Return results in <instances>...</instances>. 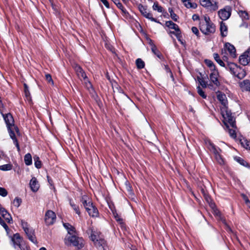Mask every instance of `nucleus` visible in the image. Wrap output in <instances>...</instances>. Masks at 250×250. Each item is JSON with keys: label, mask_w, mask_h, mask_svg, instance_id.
<instances>
[{"label": "nucleus", "mask_w": 250, "mask_h": 250, "mask_svg": "<svg viewBox=\"0 0 250 250\" xmlns=\"http://www.w3.org/2000/svg\"><path fill=\"white\" fill-rule=\"evenodd\" d=\"M191 30L192 32L195 34L196 35H198L199 34V31L197 27H192L191 28Z\"/></svg>", "instance_id": "53"}, {"label": "nucleus", "mask_w": 250, "mask_h": 250, "mask_svg": "<svg viewBox=\"0 0 250 250\" xmlns=\"http://www.w3.org/2000/svg\"><path fill=\"white\" fill-rule=\"evenodd\" d=\"M12 169V165L10 164L0 166V169L3 171L10 170Z\"/></svg>", "instance_id": "39"}, {"label": "nucleus", "mask_w": 250, "mask_h": 250, "mask_svg": "<svg viewBox=\"0 0 250 250\" xmlns=\"http://www.w3.org/2000/svg\"><path fill=\"white\" fill-rule=\"evenodd\" d=\"M228 131L229 134V135L232 138H235L236 137L235 131L233 129H228Z\"/></svg>", "instance_id": "50"}, {"label": "nucleus", "mask_w": 250, "mask_h": 250, "mask_svg": "<svg viewBox=\"0 0 250 250\" xmlns=\"http://www.w3.org/2000/svg\"><path fill=\"white\" fill-rule=\"evenodd\" d=\"M226 69L229 70L233 76L241 80L246 76L245 70L235 63L228 62Z\"/></svg>", "instance_id": "3"}, {"label": "nucleus", "mask_w": 250, "mask_h": 250, "mask_svg": "<svg viewBox=\"0 0 250 250\" xmlns=\"http://www.w3.org/2000/svg\"><path fill=\"white\" fill-rule=\"evenodd\" d=\"M200 4L209 10L215 11L218 9L216 2L212 0H200Z\"/></svg>", "instance_id": "10"}, {"label": "nucleus", "mask_w": 250, "mask_h": 250, "mask_svg": "<svg viewBox=\"0 0 250 250\" xmlns=\"http://www.w3.org/2000/svg\"><path fill=\"white\" fill-rule=\"evenodd\" d=\"M250 62V48L239 57V62L243 65H247Z\"/></svg>", "instance_id": "12"}, {"label": "nucleus", "mask_w": 250, "mask_h": 250, "mask_svg": "<svg viewBox=\"0 0 250 250\" xmlns=\"http://www.w3.org/2000/svg\"><path fill=\"white\" fill-rule=\"evenodd\" d=\"M221 111L224 118L225 124L227 127L230 125L232 128H234L235 126V121L230 111L228 110L227 107H222L221 109Z\"/></svg>", "instance_id": "5"}, {"label": "nucleus", "mask_w": 250, "mask_h": 250, "mask_svg": "<svg viewBox=\"0 0 250 250\" xmlns=\"http://www.w3.org/2000/svg\"><path fill=\"white\" fill-rule=\"evenodd\" d=\"M207 145H208V148L213 153L214 152H216V151L218 150V149L215 147V146L212 143H211L210 141H208Z\"/></svg>", "instance_id": "35"}, {"label": "nucleus", "mask_w": 250, "mask_h": 250, "mask_svg": "<svg viewBox=\"0 0 250 250\" xmlns=\"http://www.w3.org/2000/svg\"><path fill=\"white\" fill-rule=\"evenodd\" d=\"M138 9L141 13L146 18L152 21H154L161 24V22L158 21L156 19L154 18L152 14L147 11L146 8L142 4H140L138 5Z\"/></svg>", "instance_id": "9"}, {"label": "nucleus", "mask_w": 250, "mask_h": 250, "mask_svg": "<svg viewBox=\"0 0 250 250\" xmlns=\"http://www.w3.org/2000/svg\"><path fill=\"white\" fill-rule=\"evenodd\" d=\"M87 212L90 216L93 217L98 216L99 214L98 210L95 207L90 209Z\"/></svg>", "instance_id": "28"}, {"label": "nucleus", "mask_w": 250, "mask_h": 250, "mask_svg": "<svg viewBox=\"0 0 250 250\" xmlns=\"http://www.w3.org/2000/svg\"><path fill=\"white\" fill-rule=\"evenodd\" d=\"M238 84L240 89L243 92L250 91V80H245L240 82Z\"/></svg>", "instance_id": "16"}, {"label": "nucleus", "mask_w": 250, "mask_h": 250, "mask_svg": "<svg viewBox=\"0 0 250 250\" xmlns=\"http://www.w3.org/2000/svg\"><path fill=\"white\" fill-rule=\"evenodd\" d=\"M220 30L222 36L226 37L228 34V28L226 24L221 21L220 23Z\"/></svg>", "instance_id": "25"}, {"label": "nucleus", "mask_w": 250, "mask_h": 250, "mask_svg": "<svg viewBox=\"0 0 250 250\" xmlns=\"http://www.w3.org/2000/svg\"><path fill=\"white\" fill-rule=\"evenodd\" d=\"M65 243L66 245H72L80 249L83 246V240L77 237L75 233L67 235L65 238Z\"/></svg>", "instance_id": "4"}, {"label": "nucleus", "mask_w": 250, "mask_h": 250, "mask_svg": "<svg viewBox=\"0 0 250 250\" xmlns=\"http://www.w3.org/2000/svg\"><path fill=\"white\" fill-rule=\"evenodd\" d=\"M185 6L189 8H195L196 7V4L195 3H192L189 1V0H187L186 2H183Z\"/></svg>", "instance_id": "40"}, {"label": "nucleus", "mask_w": 250, "mask_h": 250, "mask_svg": "<svg viewBox=\"0 0 250 250\" xmlns=\"http://www.w3.org/2000/svg\"><path fill=\"white\" fill-rule=\"evenodd\" d=\"M111 0L116 5L117 7L119 8L125 15L128 14V12H127L126 9L124 7L122 4L120 2L119 0Z\"/></svg>", "instance_id": "26"}, {"label": "nucleus", "mask_w": 250, "mask_h": 250, "mask_svg": "<svg viewBox=\"0 0 250 250\" xmlns=\"http://www.w3.org/2000/svg\"><path fill=\"white\" fill-rule=\"evenodd\" d=\"M164 67H165V69L167 73H169L171 77L173 78L172 72H171L170 68L168 67V66L167 65H165Z\"/></svg>", "instance_id": "52"}, {"label": "nucleus", "mask_w": 250, "mask_h": 250, "mask_svg": "<svg viewBox=\"0 0 250 250\" xmlns=\"http://www.w3.org/2000/svg\"><path fill=\"white\" fill-rule=\"evenodd\" d=\"M25 164L27 166H29L32 164V157L30 153L26 154L24 156Z\"/></svg>", "instance_id": "30"}, {"label": "nucleus", "mask_w": 250, "mask_h": 250, "mask_svg": "<svg viewBox=\"0 0 250 250\" xmlns=\"http://www.w3.org/2000/svg\"><path fill=\"white\" fill-rule=\"evenodd\" d=\"M170 17H171V19L173 20H174V21H177L178 17L176 14H175V13L171 14V15H170Z\"/></svg>", "instance_id": "54"}, {"label": "nucleus", "mask_w": 250, "mask_h": 250, "mask_svg": "<svg viewBox=\"0 0 250 250\" xmlns=\"http://www.w3.org/2000/svg\"><path fill=\"white\" fill-rule=\"evenodd\" d=\"M246 205L250 208V202L247 204Z\"/></svg>", "instance_id": "63"}, {"label": "nucleus", "mask_w": 250, "mask_h": 250, "mask_svg": "<svg viewBox=\"0 0 250 250\" xmlns=\"http://www.w3.org/2000/svg\"><path fill=\"white\" fill-rule=\"evenodd\" d=\"M199 16L197 15L194 14L192 16V19L194 21L198 20H199Z\"/></svg>", "instance_id": "57"}, {"label": "nucleus", "mask_w": 250, "mask_h": 250, "mask_svg": "<svg viewBox=\"0 0 250 250\" xmlns=\"http://www.w3.org/2000/svg\"><path fill=\"white\" fill-rule=\"evenodd\" d=\"M21 226L25 233L27 235L28 239L33 243H37V239L35 235L34 230L32 228L29 227L28 224L24 221H21Z\"/></svg>", "instance_id": "7"}, {"label": "nucleus", "mask_w": 250, "mask_h": 250, "mask_svg": "<svg viewBox=\"0 0 250 250\" xmlns=\"http://www.w3.org/2000/svg\"><path fill=\"white\" fill-rule=\"evenodd\" d=\"M213 57L214 60L216 61V62L221 66L226 67L225 66V64L223 61L220 59L219 55L217 53L213 54Z\"/></svg>", "instance_id": "29"}, {"label": "nucleus", "mask_w": 250, "mask_h": 250, "mask_svg": "<svg viewBox=\"0 0 250 250\" xmlns=\"http://www.w3.org/2000/svg\"><path fill=\"white\" fill-rule=\"evenodd\" d=\"M0 214L7 223H12L13 220L11 215L4 208L1 210Z\"/></svg>", "instance_id": "22"}, {"label": "nucleus", "mask_w": 250, "mask_h": 250, "mask_svg": "<svg viewBox=\"0 0 250 250\" xmlns=\"http://www.w3.org/2000/svg\"><path fill=\"white\" fill-rule=\"evenodd\" d=\"M219 73L217 70H213L209 75V80L214 85L216 86L220 85V82L218 80Z\"/></svg>", "instance_id": "15"}, {"label": "nucleus", "mask_w": 250, "mask_h": 250, "mask_svg": "<svg viewBox=\"0 0 250 250\" xmlns=\"http://www.w3.org/2000/svg\"><path fill=\"white\" fill-rule=\"evenodd\" d=\"M220 18L223 20H227L230 16V9L229 7H226L223 9H221L218 12Z\"/></svg>", "instance_id": "14"}, {"label": "nucleus", "mask_w": 250, "mask_h": 250, "mask_svg": "<svg viewBox=\"0 0 250 250\" xmlns=\"http://www.w3.org/2000/svg\"><path fill=\"white\" fill-rule=\"evenodd\" d=\"M0 224L4 228L5 230L8 232L9 230V228L1 217H0Z\"/></svg>", "instance_id": "49"}, {"label": "nucleus", "mask_w": 250, "mask_h": 250, "mask_svg": "<svg viewBox=\"0 0 250 250\" xmlns=\"http://www.w3.org/2000/svg\"><path fill=\"white\" fill-rule=\"evenodd\" d=\"M70 206H71V207L74 209V210L75 211V212L78 215H80L81 212H80V211L79 210V207L78 206H77L76 205H75L74 203L71 202V201L70 202Z\"/></svg>", "instance_id": "37"}, {"label": "nucleus", "mask_w": 250, "mask_h": 250, "mask_svg": "<svg viewBox=\"0 0 250 250\" xmlns=\"http://www.w3.org/2000/svg\"><path fill=\"white\" fill-rule=\"evenodd\" d=\"M217 99L220 101L223 107H227L228 104L226 95L222 92H218L217 95Z\"/></svg>", "instance_id": "21"}, {"label": "nucleus", "mask_w": 250, "mask_h": 250, "mask_svg": "<svg viewBox=\"0 0 250 250\" xmlns=\"http://www.w3.org/2000/svg\"><path fill=\"white\" fill-rule=\"evenodd\" d=\"M205 62L206 65L210 68L211 71H213V70H216L215 65L211 61L206 60Z\"/></svg>", "instance_id": "33"}, {"label": "nucleus", "mask_w": 250, "mask_h": 250, "mask_svg": "<svg viewBox=\"0 0 250 250\" xmlns=\"http://www.w3.org/2000/svg\"><path fill=\"white\" fill-rule=\"evenodd\" d=\"M113 216L116 219V220L119 222L122 226L123 225V219L120 217V216L118 214L116 211L113 210L112 211Z\"/></svg>", "instance_id": "31"}, {"label": "nucleus", "mask_w": 250, "mask_h": 250, "mask_svg": "<svg viewBox=\"0 0 250 250\" xmlns=\"http://www.w3.org/2000/svg\"><path fill=\"white\" fill-rule=\"evenodd\" d=\"M8 192L5 188L0 187V195L2 197H5L7 195Z\"/></svg>", "instance_id": "48"}, {"label": "nucleus", "mask_w": 250, "mask_h": 250, "mask_svg": "<svg viewBox=\"0 0 250 250\" xmlns=\"http://www.w3.org/2000/svg\"><path fill=\"white\" fill-rule=\"evenodd\" d=\"M169 34H170V35L174 34L175 35V31H170L169 32Z\"/></svg>", "instance_id": "59"}, {"label": "nucleus", "mask_w": 250, "mask_h": 250, "mask_svg": "<svg viewBox=\"0 0 250 250\" xmlns=\"http://www.w3.org/2000/svg\"><path fill=\"white\" fill-rule=\"evenodd\" d=\"M166 25L169 28L174 29L175 31V36L177 39L180 41L181 32L178 25L170 21H166Z\"/></svg>", "instance_id": "11"}, {"label": "nucleus", "mask_w": 250, "mask_h": 250, "mask_svg": "<svg viewBox=\"0 0 250 250\" xmlns=\"http://www.w3.org/2000/svg\"><path fill=\"white\" fill-rule=\"evenodd\" d=\"M168 12L170 13V15H171V14L174 13V11H173V10L171 8L168 9Z\"/></svg>", "instance_id": "58"}, {"label": "nucleus", "mask_w": 250, "mask_h": 250, "mask_svg": "<svg viewBox=\"0 0 250 250\" xmlns=\"http://www.w3.org/2000/svg\"><path fill=\"white\" fill-rule=\"evenodd\" d=\"M81 201L87 211L95 207L93 205L91 199L86 195H83L82 197Z\"/></svg>", "instance_id": "13"}, {"label": "nucleus", "mask_w": 250, "mask_h": 250, "mask_svg": "<svg viewBox=\"0 0 250 250\" xmlns=\"http://www.w3.org/2000/svg\"><path fill=\"white\" fill-rule=\"evenodd\" d=\"M239 14L241 17L245 20L249 19L248 14L247 12L245 11H240L239 12Z\"/></svg>", "instance_id": "42"}, {"label": "nucleus", "mask_w": 250, "mask_h": 250, "mask_svg": "<svg viewBox=\"0 0 250 250\" xmlns=\"http://www.w3.org/2000/svg\"><path fill=\"white\" fill-rule=\"evenodd\" d=\"M56 220V214L51 210H47L45 214L44 220L47 225H53Z\"/></svg>", "instance_id": "8"}, {"label": "nucleus", "mask_w": 250, "mask_h": 250, "mask_svg": "<svg viewBox=\"0 0 250 250\" xmlns=\"http://www.w3.org/2000/svg\"><path fill=\"white\" fill-rule=\"evenodd\" d=\"M13 246L15 249L17 247L21 248V243L22 239L19 233L15 234L12 238Z\"/></svg>", "instance_id": "17"}, {"label": "nucleus", "mask_w": 250, "mask_h": 250, "mask_svg": "<svg viewBox=\"0 0 250 250\" xmlns=\"http://www.w3.org/2000/svg\"><path fill=\"white\" fill-rule=\"evenodd\" d=\"M34 160L35 161V166L37 168H40L42 167V163L39 160V157L37 156L34 157Z\"/></svg>", "instance_id": "34"}, {"label": "nucleus", "mask_w": 250, "mask_h": 250, "mask_svg": "<svg viewBox=\"0 0 250 250\" xmlns=\"http://www.w3.org/2000/svg\"><path fill=\"white\" fill-rule=\"evenodd\" d=\"M1 114L3 117L5 122L7 125L9 135L13 141V143L16 146L18 151H20V147L18 143V142L16 138L15 133L13 129H15L17 132L18 131V128L14 125V119L12 115L10 113L4 114L1 113Z\"/></svg>", "instance_id": "1"}, {"label": "nucleus", "mask_w": 250, "mask_h": 250, "mask_svg": "<svg viewBox=\"0 0 250 250\" xmlns=\"http://www.w3.org/2000/svg\"><path fill=\"white\" fill-rule=\"evenodd\" d=\"M39 250H46V249L44 247H42V248H40L39 249Z\"/></svg>", "instance_id": "61"}, {"label": "nucleus", "mask_w": 250, "mask_h": 250, "mask_svg": "<svg viewBox=\"0 0 250 250\" xmlns=\"http://www.w3.org/2000/svg\"><path fill=\"white\" fill-rule=\"evenodd\" d=\"M100 0L104 5V6L106 7H107L108 8H109V4L107 0Z\"/></svg>", "instance_id": "55"}, {"label": "nucleus", "mask_w": 250, "mask_h": 250, "mask_svg": "<svg viewBox=\"0 0 250 250\" xmlns=\"http://www.w3.org/2000/svg\"><path fill=\"white\" fill-rule=\"evenodd\" d=\"M152 8L154 10L157 11L158 12H163V8L158 4V2H154Z\"/></svg>", "instance_id": "36"}, {"label": "nucleus", "mask_w": 250, "mask_h": 250, "mask_svg": "<svg viewBox=\"0 0 250 250\" xmlns=\"http://www.w3.org/2000/svg\"><path fill=\"white\" fill-rule=\"evenodd\" d=\"M235 159L239 163L244 166L247 167L248 165V163L245 161L240 157H235Z\"/></svg>", "instance_id": "43"}, {"label": "nucleus", "mask_w": 250, "mask_h": 250, "mask_svg": "<svg viewBox=\"0 0 250 250\" xmlns=\"http://www.w3.org/2000/svg\"><path fill=\"white\" fill-rule=\"evenodd\" d=\"M21 203V200L19 198H16L13 201V205L17 208H18Z\"/></svg>", "instance_id": "45"}, {"label": "nucleus", "mask_w": 250, "mask_h": 250, "mask_svg": "<svg viewBox=\"0 0 250 250\" xmlns=\"http://www.w3.org/2000/svg\"><path fill=\"white\" fill-rule=\"evenodd\" d=\"M243 199L245 200L246 204L250 202V201L249 200L248 198L244 194L243 195Z\"/></svg>", "instance_id": "56"}, {"label": "nucleus", "mask_w": 250, "mask_h": 250, "mask_svg": "<svg viewBox=\"0 0 250 250\" xmlns=\"http://www.w3.org/2000/svg\"><path fill=\"white\" fill-rule=\"evenodd\" d=\"M226 49L229 52L230 56L235 58L236 57V50L234 46L230 43L228 42L225 45Z\"/></svg>", "instance_id": "19"}, {"label": "nucleus", "mask_w": 250, "mask_h": 250, "mask_svg": "<svg viewBox=\"0 0 250 250\" xmlns=\"http://www.w3.org/2000/svg\"><path fill=\"white\" fill-rule=\"evenodd\" d=\"M198 81L200 83V85L202 86L203 88H206L207 86V82L202 78H198Z\"/></svg>", "instance_id": "46"}, {"label": "nucleus", "mask_w": 250, "mask_h": 250, "mask_svg": "<svg viewBox=\"0 0 250 250\" xmlns=\"http://www.w3.org/2000/svg\"><path fill=\"white\" fill-rule=\"evenodd\" d=\"M136 64L138 69H142L145 66L144 62L141 59H137L136 61Z\"/></svg>", "instance_id": "32"}, {"label": "nucleus", "mask_w": 250, "mask_h": 250, "mask_svg": "<svg viewBox=\"0 0 250 250\" xmlns=\"http://www.w3.org/2000/svg\"><path fill=\"white\" fill-rule=\"evenodd\" d=\"M91 240L99 250H104L106 243L105 240L97 232L92 231Z\"/></svg>", "instance_id": "6"}, {"label": "nucleus", "mask_w": 250, "mask_h": 250, "mask_svg": "<svg viewBox=\"0 0 250 250\" xmlns=\"http://www.w3.org/2000/svg\"><path fill=\"white\" fill-rule=\"evenodd\" d=\"M123 1V2L125 3H126L127 2H128V0H122Z\"/></svg>", "instance_id": "62"}, {"label": "nucleus", "mask_w": 250, "mask_h": 250, "mask_svg": "<svg viewBox=\"0 0 250 250\" xmlns=\"http://www.w3.org/2000/svg\"><path fill=\"white\" fill-rule=\"evenodd\" d=\"M150 45L151 46V49L152 52L157 56L158 58L161 59L162 58V55L160 51L157 49L156 46L153 43L152 41L150 40L149 42Z\"/></svg>", "instance_id": "23"}, {"label": "nucleus", "mask_w": 250, "mask_h": 250, "mask_svg": "<svg viewBox=\"0 0 250 250\" xmlns=\"http://www.w3.org/2000/svg\"><path fill=\"white\" fill-rule=\"evenodd\" d=\"M30 188L33 192H36L38 190L40 185L35 177H33L30 182Z\"/></svg>", "instance_id": "20"}, {"label": "nucleus", "mask_w": 250, "mask_h": 250, "mask_svg": "<svg viewBox=\"0 0 250 250\" xmlns=\"http://www.w3.org/2000/svg\"><path fill=\"white\" fill-rule=\"evenodd\" d=\"M214 214L217 217H218V219L221 220L225 224H226L225 220L221 216V213L218 210L216 209H214Z\"/></svg>", "instance_id": "38"}, {"label": "nucleus", "mask_w": 250, "mask_h": 250, "mask_svg": "<svg viewBox=\"0 0 250 250\" xmlns=\"http://www.w3.org/2000/svg\"><path fill=\"white\" fill-rule=\"evenodd\" d=\"M24 93L26 97L28 100H30V93L29 91L28 87L26 84H24Z\"/></svg>", "instance_id": "44"}, {"label": "nucleus", "mask_w": 250, "mask_h": 250, "mask_svg": "<svg viewBox=\"0 0 250 250\" xmlns=\"http://www.w3.org/2000/svg\"><path fill=\"white\" fill-rule=\"evenodd\" d=\"M220 150L219 149H218V150H217L216 152H214L213 154H214V155L215 156V159L217 161V162L220 165H223V164H224V162L223 159L222 158V157H221V156L219 154V151Z\"/></svg>", "instance_id": "27"}, {"label": "nucleus", "mask_w": 250, "mask_h": 250, "mask_svg": "<svg viewBox=\"0 0 250 250\" xmlns=\"http://www.w3.org/2000/svg\"><path fill=\"white\" fill-rule=\"evenodd\" d=\"M200 29L203 34L209 35L215 32V26L208 17L205 16L200 21Z\"/></svg>", "instance_id": "2"}, {"label": "nucleus", "mask_w": 250, "mask_h": 250, "mask_svg": "<svg viewBox=\"0 0 250 250\" xmlns=\"http://www.w3.org/2000/svg\"><path fill=\"white\" fill-rule=\"evenodd\" d=\"M45 78H46V81L48 83H51L52 84H53V81L51 76L50 74H46L45 75Z\"/></svg>", "instance_id": "51"}, {"label": "nucleus", "mask_w": 250, "mask_h": 250, "mask_svg": "<svg viewBox=\"0 0 250 250\" xmlns=\"http://www.w3.org/2000/svg\"><path fill=\"white\" fill-rule=\"evenodd\" d=\"M197 92L199 94V95L202 97L204 99H206L207 97L206 95L205 94V92L204 91L201 89L200 86H198L197 87Z\"/></svg>", "instance_id": "41"}, {"label": "nucleus", "mask_w": 250, "mask_h": 250, "mask_svg": "<svg viewBox=\"0 0 250 250\" xmlns=\"http://www.w3.org/2000/svg\"><path fill=\"white\" fill-rule=\"evenodd\" d=\"M189 111H191V112H194V110H193V108L191 107H190Z\"/></svg>", "instance_id": "60"}, {"label": "nucleus", "mask_w": 250, "mask_h": 250, "mask_svg": "<svg viewBox=\"0 0 250 250\" xmlns=\"http://www.w3.org/2000/svg\"><path fill=\"white\" fill-rule=\"evenodd\" d=\"M63 225L68 232L67 235L73 234L76 233L74 227H73L70 224L68 223H63Z\"/></svg>", "instance_id": "24"}, {"label": "nucleus", "mask_w": 250, "mask_h": 250, "mask_svg": "<svg viewBox=\"0 0 250 250\" xmlns=\"http://www.w3.org/2000/svg\"><path fill=\"white\" fill-rule=\"evenodd\" d=\"M74 68L79 78L81 80H85L87 79V77L85 74V72L79 65H76L74 67Z\"/></svg>", "instance_id": "18"}, {"label": "nucleus", "mask_w": 250, "mask_h": 250, "mask_svg": "<svg viewBox=\"0 0 250 250\" xmlns=\"http://www.w3.org/2000/svg\"><path fill=\"white\" fill-rule=\"evenodd\" d=\"M4 208H2L1 207V205H0V214L1 213V210L2 209H3Z\"/></svg>", "instance_id": "64"}, {"label": "nucleus", "mask_w": 250, "mask_h": 250, "mask_svg": "<svg viewBox=\"0 0 250 250\" xmlns=\"http://www.w3.org/2000/svg\"><path fill=\"white\" fill-rule=\"evenodd\" d=\"M241 144L244 148H245L247 149L250 150V142L246 140H245L243 142H242Z\"/></svg>", "instance_id": "47"}]
</instances>
